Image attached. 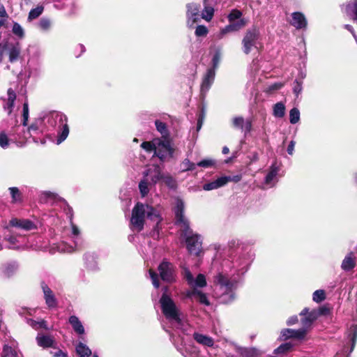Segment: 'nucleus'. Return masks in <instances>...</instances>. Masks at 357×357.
I'll use <instances>...</instances> for the list:
<instances>
[{
    "mask_svg": "<svg viewBox=\"0 0 357 357\" xmlns=\"http://www.w3.org/2000/svg\"><path fill=\"white\" fill-rule=\"evenodd\" d=\"M252 261L248 252L231 254L222 263V271L214 278L220 302L229 304L236 298V291L243 282L244 275Z\"/></svg>",
    "mask_w": 357,
    "mask_h": 357,
    "instance_id": "1",
    "label": "nucleus"
},
{
    "mask_svg": "<svg viewBox=\"0 0 357 357\" xmlns=\"http://www.w3.org/2000/svg\"><path fill=\"white\" fill-rule=\"evenodd\" d=\"M176 222L180 226L181 235L185 238L187 249L190 254L199 255L202 251V236L190 228L189 222L184 215V202L178 199L174 208Z\"/></svg>",
    "mask_w": 357,
    "mask_h": 357,
    "instance_id": "2",
    "label": "nucleus"
},
{
    "mask_svg": "<svg viewBox=\"0 0 357 357\" xmlns=\"http://www.w3.org/2000/svg\"><path fill=\"white\" fill-rule=\"evenodd\" d=\"M158 225L161 218L157 209L148 204L137 202L132 210L130 227L132 231L139 232L144 227L146 220Z\"/></svg>",
    "mask_w": 357,
    "mask_h": 357,
    "instance_id": "3",
    "label": "nucleus"
},
{
    "mask_svg": "<svg viewBox=\"0 0 357 357\" xmlns=\"http://www.w3.org/2000/svg\"><path fill=\"white\" fill-rule=\"evenodd\" d=\"M167 287H165V292L160 298L162 312L173 328L186 333L189 325L183 319L181 313L174 301L167 295Z\"/></svg>",
    "mask_w": 357,
    "mask_h": 357,
    "instance_id": "4",
    "label": "nucleus"
},
{
    "mask_svg": "<svg viewBox=\"0 0 357 357\" xmlns=\"http://www.w3.org/2000/svg\"><path fill=\"white\" fill-rule=\"evenodd\" d=\"M47 128H56L58 135L56 144H60L66 139L69 135L68 117L60 112L52 111L43 117Z\"/></svg>",
    "mask_w": 357,
    "mask_h": 357,
    "instance_id": "5",
    "label": "nucleus"
},
{
    "mask_svg": "<svg viewBox=\"0 0 357 357\" xmlns=\"http://www.w3.org/2000/svg\"><path fill=\"white\" fill-rule=\"evenodd\" d=\"M24 127H21L20 126H17L15 128V131L22 130V133L17 134L18 137H15L14 139H19L20 142L22 143L28 138L31 137L33 141L36 144L40 143L44 144L45 143L44 138L40 139L38 137V136L43 134L47 128L43 118L36 119L27 128L26 132L24 131Z\"/></svg>",
    "mask_w": 357,
    "mask_h": 357,
    "instance_id": "6",
    "label": "nucleus"
},
{
    "mask_svg": "<svg viewBox=\"0 0 357 357\" xmlns=\"http://www.w3.org/2000/svg\"><path fill=\"white\" fill-rule=\"evenodd\" d=\"M260 40V31L259 28L252 26L245 32L242 39V51L245 54H249L253 50H258Z\"/></svg>",
    "mask_w": 357,
    "mask_h": 357,
    "instance_id": "7",
    "label": "nucleus"
},
{
    "mask_svg": "<svg viewBox=\"0 0 357 357\" xmlns=\"http://www.w3.org/2000/svg\"><path fill=\"white\" fill-rule=\"evenodd\" d=\"M4 55L8 56L10 63L17 62L22 56L21 44L17 41L0 43V63L3 61Z\"/></svg>",
    "mask_w": 357,
    "mask_h": 357,
    "instance_id": "8",
    "label": "nucleus"
},
{
    "mask_svg": "<svg viewBox=\"0 0 357 357\" xmlns=\"http://www.w3.org/2000/svg\"><path fill=\"white\" fill-rule=\"evenodd\" d=\"M71 238L73 245H70L66 242H61L57 246L59 252L64 253H71L82 249L83 241L81 237L79 236V229L74 224H72Z\"/></svg>",
    "mask_w": 357,
    "mask_h": 357,
    "instance_id": "9",
    "label": "nucleus"
},
{
    "mask_svg": "<svg viewBox=\"0 0 357 357\" xmlns=\"http://www.w3.org/2000/svg\"><path fill=\"white\" fill-rule=\"evenodd\" d=\"M328 312V309L326 307H319L318 310H312L309 311V308H304L301 312L300 316L301 318V324L302 328L307 330L310 328L312 323L320 316L322 314H325Z\"/></svg>",
    "mask_w": 357,
    "mask_h": 357,
    "instance_id": "10",
    "label": "nucleus"
},
{
    "mask_svg": "<svg viewBox=\"0 0 357 357\" xmlns=\"http://www.w3.org/2000/svg\"><path fill=\"white\" fill-rule=\"evenodd\" d=\"M158 270L162 281L167 283H173L176 281V268L170 261L163 259L159 264Z\"/></svg>",
    "mask_w": 357,
    "mask_h": 357,
    "instance_id": "11",
    "label": "nucleus"
},
{
    "mask_svg": "<svg viewBox=\"0 0 357 357\" xmlns=\"http://www.w3.org/2000/svg\"><path fill=\"white\" fill-rule=\"evenodd\" d=\"M202 13L200 6L196 3H189L186 5V24L188 28H194L195 25L200 22Z\"/></svg>",
    "mask_w": 357,
    "mask_h": 357,
    "instance_id": "12",
    "label": "nucleus"
},
{
    "mask_svg": "<svg viewBox=\"0 0 357 357\" xmlns=\"http://www.w3.org/2000/svg\"><path fill=\"white\" fill-rule=\"evenodd\" d=\"M174 149L171 147L170 142L167 139H158L155 144L154 154L157 155L160 160L164 161L167 158H172Z\"/></svg>",
    "mask_w": 357,
    "mask_h": 357,
    "instance_id": "13",
    "label": "nucleus"
},
{
    "mask_svg": "<svg viewBox=\"0 0 357 357\" xmlns=\"http://www.w3.org/2000/svg\"><path fill=\"white\" fill-rule=\"evenodd\" d=\"M182 275L183 278L186 280L188 284L194 288L204 287L206 285V278L203 274H199L197 278L195 280L193 275L191 273L188 268L183 266L182 267Z\"/></svg>",
    "mask_w": 357,
    "mask_h": 357,
    "instance_id": "14",
    "label": "nucleus"
},
{
    "mask_svg": "<svg viewBox=\"0 0 357 357\" xmlns=\"http://www.w3.org/2000/svg\"><path fill=\"white\" fill-rule=\"evenodd\" d=\"M347 338L351 344L350 348L344 347L342 351L337 352L335 357H349V355L353 351L357 340V324H354L350 327Z\"/></svg>",
    "mask_w": 357,
    "mask_h": 357,
    "instance_id": "15",
    "label": "nucleus"
},
{
    "mask_svg": "<svg viewBox=\"0 0 357 357\" xmlns=\"http://www.w3.org/2000/svg\"><path fill=\"white\" fill-rule=\"evenodd\" d=\"M215 76L214 68H208L204 75L201 84V95L204 98L212 86Z\"/></svg>",
    "mask_w": 357,
    "mask_h": 357,
    "instance_id": "16",
    "label": "nucleus"
},
{
    "mask_svg": "<svg viewBox=\"0 0 357 357\" xmlns=\"http://www.w3.org/2000/svg\"><path fill=\"white\" fill-rule=\"evenodd\" d=\"M291 19L289 24L296 29H306L307 20L305 15L301 12H294L291 15Z\"/></svg>",
    "mask_w": 357,
    "mask_h": 357,
    "instance_id": "17",
    "label": "nucleus"
},
{
    "mask_svg": "<svg viewBox=\"0 0 357 357\" xmlns=\"http://www.w3.org/2000/svg\"><path fill=\"white\" fill-rule=\"evenodd\" d=\"M163 175L159 166L149 167L147 170L144 172V176L149 178V181L153 185L159 181H161Z\"/></svg>",
    "mask_w": 357,
    "mask_h": 357,
    "instance_id": "18",
    "label": "nucleus"
},
{
    "mask_svg": "<svg viewBox=\"0 0 357 357\" xmlns=\"http://www.w3.org/2000/svg\"><path fill=\"white\" fill-rule=\"evenodd\" d=\"M9 227H13L25 231H29L35 228L34 224L29 220L13 218L9 222L6 229L9 230Z\"/></svg>",
    "mask_w": 357,
    "mask_h": 357,
    "instance_id": "19",
    "label": "nucleus"
},
{
    "mask_svg": "<svg viewBox=\"0 0 357 357\" xmlns=\"http://www.w3.org/2000/svg\"><path fill=\"white\" fill-rule=\"evenodd\" d=\"M306 330L305 328H299L298 330L286 328L281 331V339L287 340L289 338H295L301 340L305 337Z\"/></svg>",
    "mask_w": 357,
    "mask_h": 357,
    "instance_id": "20",
    "label": "nucleus"
},
{
    "mask_svg": "<svg viewBox=\"0 0 357 357\" xmlns=\"http://www.w3.org/2000/svg\"><path fill=\"white\" fill-rule=\"evenodd\" d=\"M41 287L44 294L46 305L49 308L56 307L58 303L52 289L44 282L42 283Z\"/></svg>",
    "mask_w": 357,
    "mask_h": 357,
    "instance_id": "21",
    "label": "nucleus"
},
{
    "mask_svg": "<svg viewBox=\"0 0 357 357\" xmlns=\"http://www.w3.org/2000/svg\"><path fill=\"white\" fill-rule=\"evenodd\" d=\"M186 297L190 299H195L199 303L206 306L210 305L206 294L196 288L188 291L186 292Z\"/></svg>",
    "mask_w": 357,
    "mask_h": 357,
    "instance_id": "22",
    "label": "nucleus"
},
{
    "mask_svg": "<svg viewBox=\"0 0 357 357\" xmlns=\"http://www.w3.org/2000/svg\"><path fill=\"white\" fill-rule=\"evenodd\" d=\"M8 98L5 100L3 107V109L7 112L8 115H10L13 107L15 101L16 100V93L12 89H8L7 91Z\"/></svg>",
    "mask_w": 357,
    "mask_h": 357,
    "instance_id": "23",
    "label": "nucleus"
},
{
    "mask_svg": "<svg viewBox=\"0 0 357 357\" xmlns=\"http://www.w3.org/2000/svg\"><path fill=\"white\" fill-rule=\"evenodd\" d=\"M356 266V257L353 252L348 253L341 264V268L344 271H350Z\"/></svg>",
    "mask_w": 357,
    "mask_h": 357,
    "instance_id": "24",
    "label": "nucleus"
},
{
    "mask_svg": "<svg viewBox=\"0 0 357 357\" xmlns=\"http://www.w3.org/2000/svg\"><path fill=\"white\" fill-rule=\"evenodd\" d=\"M85 267L91 271L98 269L97 257L94 253H86L84 256Z\"/></svg>",
    "mask_w": 357,
    "mask_h": 357,
    "instance_id": "25",
    "label": "nucleus"
},
{
    "mask_svg": "<svg viewBox=\"0 0 357 357\" xmlns=\"http://www.w3.org/2000/svg\"><path fill=\"white\" fill-rule=\"evenodd\" d=\"M344 12L347 16L357 23V0H350L344 6Z\"/></svg>",
    "mask_w": 357,
    "mask_h": 357,
    "instance_id": "26",
    "label": "nucleus"
},
{
    "mask_svg": "<svg viewBox=\"0 0 357 357\" xmlns=\"http://www.w3.org/2000/svg\"><path fill=\"white\" fill-rule=\"evenodd\" d=\"M68 322L71 325L73 331L75 333L79 335H84L85 333L84 327L79 320V319L75 315L70 316Z\"/></svg>",
    "mask_w": 357,
    "mask_h": 357,
    "instance_id": "27",
    "label": "nucleus"
},
{
    "mask_svg": "<svg viewBox=\"0 0 357 357\" xmlns=\"http://www.w3.org/2000/svg\"><path fill=\"white\" fill-rule=\"evenodd\" d=\"M227 180L226 178H223L222 176L219 177L215 181L205 183L203 185V189L206 191L218 189L225 185L227 184Z\"/></svg>",
    "mask_w": 357,
    "mask_h": 357,
    "instance_id": "28",
    "label": "nucleus"
},
{
    "mask_svg": "<svg viewBox=\"0 0 357 357\" xmlns=\"http://www.w3.org/2000/svg\"><path fill=\"white\" fill-rule=\"evenodd\" d=\"M37 343L43 348L53 347L54 341L50 335H38L36 337Z\"/></svg>",
    "mask_w": 357,
    "mask_h": 357,
    "instance_id": "29",
    "label": "nucleus"
},
{
    "mask_svg": "<svg viewBox=\"0 0 357 357\" xmlns=\"http://www.w3.org/2000/svg\"><path fill=\"white\" fill-rule=\"evenodd\" d=\"M75 351L79 357H90L92 354L90 348L86 344L81 342L77 344Z\"/></svg>",
    "mask_w": 357,
    "mask_h": 357,
    "instance_id": "30",
    "label": "nucleus"
},
{
    "mask_svg": "<svg viewBox=\"0 0 357 357\" xmlns=\"http://www.w3.org/2000/svg\"><path fill=\"white\" fill-rule=\"evenodd\" d=\"M193 337L194 339L199 344L207 347H212L213 345V340L209 336L195 333L193 334Z\"/></svg>",
    "mask_w": 357,
    "mask_h": 357,
    "instance_id": "31",
    "label": "nucleus"
},
{
    "mask_svg": "<svg viewBox=\"0 0 357 357\" xmlns=\"http://www.w3.org/2000/svg\"><path fill=\"white\" fill-rule=\"evenodd\" d=\"M152 185L153 184L149 181V178L143 176V178L139 183V190L142 197L148 195L149 192V187Z\"/></svg>",
    "mask_w": 357,
    "mask_h": 357,
    "instance_id": "32",
    "label": "nucleus"
},
{
    "mask_svg": "<svg viewBox=\"0 0 357 357\" xmlns=\"http://www.w3.org/2000/svg\"><path fill=\"white\" fill-rule=\"evenodd\" d=\"M280 169L275 164L271 166L270 170L265 177V183L266 185H271L272 181L275 178L278 174Z\"/></svg>",
    "mask_w": 357,
    "mask_h": 357,
    "instance_id": "33",
    "label": "nucleus"
},
{
    "mask_svg": "<svg viewBox=\"0 0 357 357\" xmlns=\"http://www.w3.org/2000/svg\"><path fill=\"white\" fill-rule=\"evenodd\" d=\"M285 114V105L283 102H279L273 105V115L276 118H282Z\"/></svg>",
    "mask_w": 357,
    "mask_h": 357,
    "instance_id": "34",
    "label": "nucleus"
},
{
    "mask_svg": "<svg viewBox=\"0 0 357 357\" xmlns=\"http://www.w3.org/2000/svg\"><path fill=\"white\" fill-rule=\"evenodd\" d=\"M26 323L33 329L38 330L40 328H44L45 330H49L47 327V322L45 320L40 321H35L32 319H27Z\"/></svg>",
    "mask_w": 357,
    "mask_h": 357,
    "instance_id": "35",
    "label": "nucleus"
},
{
    "mask_svg": "<svg viewBox=\"0 0 357 357\" xmlns=\"http://www.w3.org/2000/svg\"><path fill=\"white\" fill-rule=\"evenodd\" d=\"M238 351L243 357H257L259 355L258 351L255 348L241 347Z\"/></svg>",
    "mask_w": 357,
    "mask_h": 357,
    "instance_id": "36",
    "label": "nucleus"
},
{
    "mask_svg": "<svg viewBox=\"0 0 357 357\" xmlns=\"http://www.w3.org/2000/svg\"><path fill=\"white\" fill-rule=\"evenodd\" d=\"M8 190L10 193L13 203L20 202L22 201V195L18 188L10 187Z\"/></svg>",
    "mask_w": 357,
    "mask_h": 357,
    "instance_id": "37",
    "label": "nucleus"
},
{
    "mask_svg": "<svg viewBox=\"0 0 357 357\" xmlns=\"http://www.w3.org/2000/svg\"><path fill=\"white\" fill-rule=\"evenodd\" d=\"M204 8L202 12V17L207 22H210L214 14V8L212 6H204Z\"/></svg>",
    "mask_w": 357,
    "mask_h": 357,
    "instance_id": "38",
    "label": "nucleus"
},
{
    "mask_svg": "<svg viewBox=\"0 0 357 357\" xmlns=\"http://www.w3.org/2000/svg\"><path fill=\"white\" fill-rule=\"evenodd\" d=\"M13 33L19 39H23L25 36L24 30L22 26L17 22H14L12 28Z\"/></svg>",
    "mask_w": 357,
    "mask_h": 357,
    "instance_id": "39",
    "label": "nucleus"
},
{
    "mask_svg": "<svg viewBox=\"0 0 357 357\" xmlns=\"http://www.w3.org/2000/svg\"><path fill=\"white\" fill-rule=\"evenodd\" d=\"M44 7L43 6H38L36 8L31 9L28 15V20L32 21L38 17L43 12Z\"/></svg>",
    "mask_w": 357,
    "mask_h": 357,
    "instance_id": "40",
    "label": "nucleus"
},
{
    "mask_svg": "<svg viewBox=\"0 0 357 357\" xmlns=\"http://www.w3.org/2000/svg\"><path fill=\"white\" fill-rule=\"evenodd\" d=\"M161 181L171 189H175L177 186L176 179L169 174L163 175Z\"/></svg>",
    "mask_w": 357,
    "mask_h": 357,
    "instance_id": "41",
    "label": "nucleus"
},
{
    "mask_svg": "<svg viewBox=\"0 0 357 357\" xmlns=\"http://www.w3.org/2000/svg\"><path fill=\"white\" fill-rule=\"evenodd\" d=\"M52 26L51 20L47 17H42L40 18L38 26V28L43 31H47L50 29Z\"/></svg>",
    "mask_w": 357,
    "mask_h": 357,
    "instance_id": "42",
    "label": "nucleus"
},
{
    "mask_svg": "<svg viewBox=\"0 0 357 357\" xmlns=\"http://www.w3.org/2000/svg\"><path fill=\"white\" fill-rule=\"evenodd\" d=\"M294 344L291 342H285L282 344L280 347L275 349V354H284L290 351Z\"/></svg>",
    "mask_w": 357,
    "mask_h": 357,
    "instance_id": "43",
    "label": "nucleus"
},
{
    "mask_svg": "<svg viewBox=\"0 0 357 357\" xmlns=\"http://www.w3.org/2000/svg\"><path fill=\"white\" fill-rule=\"evenodd\" d=\"M155 125L156 130L162 135V137L168 135L169 132L166 123L160 121V120H156L155 121Z\"/></svg>",
    "mask_w": 357,
    "mask_h": 357,
    "instance_id": "44",
    "label": "nucleus"
},
{
    "mask_svg": "<svg viewBox=\"0 0 357 357\" xmlns=\"http://www.w3.org/2000/svg\"><path fill=\"white\" fill-rule=\"evenodd\" d=\"M300 121V112L298 108L294 107L289 112V121L291 124H296Z\"/></svg>",
    "mask_w": 357,
    "mask_h": 357,
    "instance_id": "45",
    "label": "nucleus"
},
{
    "mask_svg": "<svg viewBox=\"0 0 357 357\" xmlns=\"http://www.w3.org/2000/svg\"><path fill=\"white\" fill-rule=\"evenodd\" d=\"M326 299V294L324 290H316L312 294V300L315 303H319Z\"/></svg>",
    "mask_w": 357,
    "mask_h": 357,
    "instance_id": "46",
    "label": "nucleus"
},
{
    "mask_svg": "<svg viewBox=\"0 0 357 357\" xmlns=\"http://www.w3.org/2000/svg\"><path fill=\"white\" fill-rule=\"evenodd\" d=\"M242 13L237 10V9H233L229 14L228 15V21L229 22H232L234 21L238 20L240 19H242Z\"/></svg>",
    "mask_w": 357,
    "mask_h": 357,
    "instance_id": "47",
    "label": "nucleus"
},
{
    "mask_svg": "<svg viewBox=\"0 0 357 357\" xmlns=\"http://www.w3.org/2000/svg\"><path fill=\"white\" fill-rule=\"evenodd\" d=\"M230 24L233 27V30L234 31V32H236L243 28L246 25L247 21L245 19L242 18L238 20L230 22Z\"/></svg>",
    "mask_w": 357,
    "mask_h": 357,
    "instance_id": "48",
    "label": "nucleus"
},
{
    "mask_svg": "<svg viewBox=\"0 0 357 357\" xmlns=\"http://www.w3.org/2000/svg\"><path fill=\"white\" fill-rule=\"evenodd\" d=\"M197 164L190 162L188 159H185L181 163V169L183 172L192 171L195 169Z\"/></svg>",
    "mask_w": 357,
    "mask_h": 357,
    "instance_id": "49",
    "label": "nucleus"
},
{
    "mask_svg": "<svg viewBox=\"0 0 357 357\" xmlns=\"http://www.w3.org/2000/svg\"><path fill=\"white\" fill-rule=\"evenodd\" d=\"M29 116V105L27 102H25L23 104V109H22V126L23 127H25L27 126V122Z\"/></svg>",
    "mask_w": 357,
    "mask_h": 357,
    "instance_id": "50",
    "label": "nucleus"
},
{
    "mask_svg": "<svg viewBox=\"0 0 357 357\" xmlns=\"http://www.w3.org/2000/svg\"><path fill=\"white\" fill-rule=\"evenodd\" d=\"M216 164V162L213 159L207 158L204 159L197 163V165L203 168H208L215 166Z\"/></svg>",
    "mask_w": 357,
    "mask_h": 357,
    "instance_id": "51",
    "label": "nucleus"
},
{
    "mask_svg": "<svg viewBox=\"0 0 357 357\" xmlns=\"http://www.w3.org/2000/svg\"><path fill=\"white\" fill-rule=\"evenodd\" d=\"M230 32H234V31L229 23L228 25L220 29V31L216 34V37L218 39H222L227 33Z\"/></svg>",
    "mask_w": 357,
    "mask_h": 357,
    "instance_id": "52",
    "label": "nucleus"
},
{
    "mask_svg": "<svg viewBox=\"0 0 357 357\" xmlns=\"http://www.w3.org/2000/svg\"><path fill=\"white\" fill-rule=\"evenodd\" d=\"M221 60V51L220 49L217 50L214 53L212 59L213 67L211 68L215 69L218 67L220 61Z\"/></svg>",
    "mask_w": 357,
    "mask_h": 357,
    "instance_id": "53",
    "label": "nucleus"
},
{
    "mask_svg": "<svg viewBox=\"0 0 357 357\" xmlns=\"http://www.w3.org/2000/svg\"><path fill=\"white\" fill-rule=\"evenodd\" d=\"M149 275L151 279L152 284L153 287L156 289L160 287V281L158 278V274L153 271V270L150 269L149 271Z\"/></svg>",
    "mask_w": 357,
    "mask_h": 357,
    "instance_id": "54",
    "label": "nucleus"
},
{
    "mask_svg": "<svg viewBox=\"0 0 357 357\" xmlns=\"http://www.w3.org/2000/svg\"><path fill=\"white\" fill-rule=\"evenodd\" d=\"M208 31L206 26L204 25H198L196 27L195 34L197 37H202L207 35Z\"/></svg>",
    "mask_w": 357,
    "mask_h": 357,
    "instance_id": "55",
    "label": "nucleus"
},
{
    "mask_svg": "<svg viewBox=\"0 0 357 357\" xmlns=\"http://www.w3.org/2000/svg\"><path fill=\"white\" fill-rule=\"evenodd\" d=\"M244 119L242 116H236L232 119V125L235 128L243 130Z\"/></svg>",
    "mask_w": 357,
    "mask_h": 357,
    "instance_id": "56",
    "label": "nucleus"
},
{
    "mask_svg": "<svg viewBox=\"0 0 357 357\" xmlns=\"http://www.w3.org/2000/svg\"><path fill=\"white\" fill-rule=\"evenodd\" d=\"M155 144H156V141L151 142H144L141 144V147L146 150L149 153L154 152Z\"/></svg>",
    "mask_w": 357,
    "mask_h": 357,
    "instance_id": "57",
    "label": "nucleus"
},
{
    "mask_svg": "<svg viewBox=\"0 0 357 357\" xmlns=\"http://www.w3.org/2000/svg\"><path fill=\"white\" fill-rule=\"evenodd\" d=\"M9 145L8 138L5 132H1L0 133V146L3 149L8 148Z\"/></svg>",
    "mask_w": 357,
    "mask_h": 357,
    "instance_id": "58",
    "label": "nucleus"
},
{
    "mask_svg": "<svg viewBox=\"0 0 357 357\" xmlns=\"http://www.w3.org/2000/svg\"><path fill=\"white\" fill-rule=\"evenodd\" d=\"M302 89V82L296 79L294 82L293 91L297 97L301 93Z\"/></svg>",
    "mask_w": 357,
    "mask_h": 357,
    "instance_id": "59",
    "label": "nucleus"
},
{
    "mask_svg": "<svg viewBox=\"0 0 357 357\" xmlns=\"http://www.w3.org/2000/svg\"><path fill=\"white\" fill-rule=\"evenodd\" d=\"M252 121L250 119H247L246 121H244L243 124V130H241L244 132L245 135H247L252 130Z\"/></svg>",
    "mask_w": 357,
    "mask_h": 357,
    "instance_id": "60",
    "label": "nucleus"
},
{
    "mask_svg": "<svg viewBox=\"0 0 357 357\" xmlns=\"http://www.w3.org/2000/svg\"><path fill=\"white\" fill-rule=\"evenodd\" d=\"M56 197V194L51 191H44L42 192L41 199H54Z\"/></svg>",
    "mask_w": 357,
    "mask_h": 357,
    "instance_id": "61",
    "label": "nucleus"
},
{
    "mask_svg": "<svg viewBox=\"0 0 357 357\" xmlns=\"http://www.w3.org/2000/svg\"><path fill=\"white\" fill-rule=\"evenodd\" d=\"M223 178H226L227 180V183L229 181H234V182H238L241 181V176L240 175H236V176H222Z\"/></svg>",
    "mask_w": 357,
    "mask_h": 357,
    "instance_id": "62",
    "label": "nucleus"
},
{
    "mask_svg": "<svg viewBox=\"0 0 357 357\" xmlns=\"http://www.w3.org/2000/svg\"><path fill=\"white\" fill-rule=\"evenodd\" d=\"M295 144H296V142L294 140H291L289 145H288V147H287V153L290 155H292L294 154V147H295Z\"/></svg>",
    "mask_w": 357,
    "mask_h": 357,
    "instance_id": "63",
    "label": "nucleus"
},
{
    "mask_svg": "<svg viewBox=\"0 0 357 357\" xmlns=\"http://www.w3.org/2000/svg\"><path fill=\"white\" fill-rule=\"evenodd\" d=\"M5 239L8 241L10 244H15V243L17 242V239H16V236L11 234L10 235H6L5 236Z\"/></svg>",
    "mask_w": 357,
    "mask_h": 357,
    "instance_id": "64",
    "label": "nucleus"
}]
</instances>
